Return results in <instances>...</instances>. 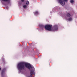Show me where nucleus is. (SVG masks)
Wrapping results in <instances>:
<instances>
[{
    "label": "nucleus",
    "mask_w": 77,
    "mask_h": 77,
    "mask_svg": "<svg viewBox=\"0 0 77 77\" xmlns=\"http://www.w3.org/2000/svg\"><path fill=\"white\" fill-rule=\"evenodd\" d=\"M3 62H4L3 63H5V61H3Z\"/></svg>",
    "instance_id": "ddd939ff"
},
{
    "label": "nucleus",
    "mask_w": 77,
    "mask_h": 77,
    "mask_svg": "<svg viewBox=\"0 0 77 77\" xmlns=\"http://www.w3.org/2000/svg\"><path fill=\"white\" fill-rule=\"evenodd\" d=\"M39 27H40V28H41V29H43V28L44 27V26L42 24L39 25Z\"/></svg>",
    "instance_id": "20e7f679"
},
{
    "label": "nucleus",
    "mask_w": 77,
    "mask_h": 77,
    "mask_svg": "<svg viewBox=\"0 0 77 77\" xmlns=\"http://www.w3.org/2000/svg\"><path fill=\"white\" fill-rule=\"evenodd\" d=\"M34 14H35V15H38V14H39V13H38V11H36L35 12H34Z\"/></svg>",
    "instance_id": "0eeeda50"
},
{
    "label": "nucleus",
    "mask_w": 77,
    "mask_h": 77,
    "mask_svg": "<svg viewBox=\"0 0 77 77\" xmlns=\"http://www.w3.org/2000/svg\"><path fill=\"white\" fill-rule=\"evenodd\" d=\"M70 2L71 3H74V0H71L70 1Z\"/></svg>",
    "instance_id": "9b49d317"
},
{
    "label": "nucleus",
    "mask_w": 77,
    "mask_h": 77,
    "mask_svg": "<svg viewBox=\"0 0 77 77\" xmlns=\"http://www.w3.org/2000/svg\"><path fill=\"white\" fill-rule=\"evenodd\" d=\"M6 70V68H4L2 71L1 75L2 77H3V75H5Z\"/></svg>",
    "instance_id": "7ed1b4c3"
},
{
    "label": "nucleus",
    "mask_w": 77,
    "mask_h": 77,
    "mask_svg": "<svg viewBox=\"0 0 77 77\" xmlns=\"http://www.w3.org/2000/svg\"><path fill=\"white\" fill-rule=\"evenodd\" d=\"M68 0H58V3H60L62 6H64L65 5V2H67Z\"/></svg>",
    "instance_id": "f03ea898"
},
{
    "label": "nucleus",
    "mask_w": 77,
    "mask_h": 77,
    "mask_svg": "<svg viewBox=\"0 0 77 77\" xmlns=\"http://www.w3.org/2000/svg\"><path fill=\"white\" fill-rule=\"evenodd\" d=\"M68 20L69 21H71L72 20V18L71 17H70L68 18Z\"/></svg>",
    "instance_id": "9d476101"
},
{
    "label": "nucleus",
    "mask_w": 77,
    "mask_h": 77,
    "mask_svg": "<svg viewBox=\"0 0 77 77\" xmlns=\"http://www.w3.org/2000/svg\"><path fill=\"white\" fill-rule=\"evenodd\" d=\"M66 16L68 17H71V14L69 13H67L66 14Z\"/></svg>",
    "instance_id": "423d86ee"
},
{
    "label": "nucleus",
    "mask_w": 77,
    "mask_h": 77,
    "mask_svg": "<svg viewBox=\"0 0 77 77\" xmlns=\"http://www.w3.org/2000/svg\"><path fill=\"white\" fill-rule=\"evenodd\" d=\"M23 8L24 9H26V8H27V5H23Z\"/></svg>",
    "instance_id": "1a4fd4ad"
},
{
    "label": "nucleus",
    "mask_w": 77,
    "mask_h": 77,
    "mask_svg": "<svg viewBox=\"0 0 77 77\" xmlns=\"http://www.w3.org/2000/svg\"><path fill=\"white\" fill-rule=\"evenodd\" d=\"M53 26L51 25H47L45 26V29L46 30H48V31H55V30H57L58 28H57V26L55 25L54 26V29H51Z\"/></svg>",
    "instance_id": "f257e3e1"
},
{
    "label": "nucleus",
    "mask_w": 77,
    "mask_h": 77,
    "mask_svg": "<svg viewBox=\"0 0 77 77\" xmlns=\"http://www.w3.org/2000/svg\"><path fill=\"white\" fill-rule=\"evenodd\" d=\"M21 2H24V0H20Z\"/></svg>",
    "instance_id": "f8f14e48"
},
{
    "label": "nucleus",
    "mask_w": 77,
    "mask_h": 77,
    "mask_svg": "<svg viewBox=\"0 0 77 77\" xmlns=\"http://www.w3.org/2000/svg\"><path fill=\"white\" fill-rule=\"evenodd\" d=\"M29 4V2L28 1H27L26 2V5H28Z\"/></svg>",
    "instance_id": "6e6552de"
},
{
    "label": "nucleus",
    "mask_w": 77,
    "mask_h": 77,
    "mask_svg": "<svg viewBox=\"0 0 77 77\" xmlns=\"http://www.w3.org/2000/svg\"><path fill=\"white\" fill-rule=\"evenodd\" d=\"M1 69H2L0 67V70H1Z\"/></svg>",
    "instance_id": "4468645a"
},
{
    "label": "nucleus",
    "mask_w": 77,
    "mask_h": 77,
    "mask_svg": "<svg viewBox=\"0 0 77 77\" xmlns=\"http://www.w3.org/2000/svg\"><path fill=\"white\" fill-rule=\"evenodd\" d=\"M2 1H4V2H8V3H11V0H2Z\"/></svg>",
    "instance_id": "39448f33"
}]
</instances>
